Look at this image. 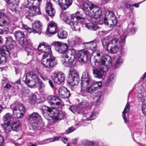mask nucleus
Here are the masks:
<instances>
[{
    "instance_id": "obj_57",
    "label": "nucleus",
    "mask_w": 146,
    "mask_h": 146,
    "mask_svg": "<svg viewBox=\"0 0 146 146\" xmlns=\"http://www.w3.org/2000/svg\"><path fill=\"white\" fill-rule=\"evenodd\" d=\"M3 144V138L2 136L0 135V146H2Z\"/></svg>"
},
{
    "instance_id": "obj_14",
    "label": "nucleus",
    "mask_w": 146,
    "mask_h": 146,
    "mask_svg": "<svg viewBox=\"0 0 146 146\" xmlns=\"http://www.w3.org/2000/svg\"><path fill=\"white\" fill-rule=\"evenodd\" d=\"M5 46H3V49L0 52V64H5L6 62V58L10 56V52L7 50Z\"/></svg>"
},
{
    "instance_id": "obj_41",
    "label": "nucleus",
    "mask_w": 146,
    "mask_h": 146,
    "mask_svg": "<svg viewBox=\"0 0 146 146\" xmlns=\"http://www.w3.org/2000/svg\"><path fill=\"white\" fill-rule=\"evenodd\" d=\"M11 124L5 123L1 124V126L3 127L6 133H9L12 130V126L10 125Z\"/></svg>"
},
{
    "instance_id": "obj_40",
    "label": "nucleus",
    "mask_w": 146,
    "mask_h": 146,
    "mask_svg": "<svg viewBox=\"0 0 146 146\" xmlns=\"http://www.w3.org/2000/svg\"><path fill=\"white\" fill-rule=\"evenodd\" d=\"M25 109L23 105L21 104H16L13 108V111L21 110L22 111H25Z\"/></svg>"
},
{
    "instance_id": "obj_30",
    "label": "nucleus",
    "mask_w": 146,
    "mask_h": 146,
    "mask_svg": "<svg viewBox=\"0 0 146 146\" xmlns=\"http://www.w3.org/2000/svg\"><path fill=\"white\" fill-rule=\"evenodd\" d=\"M97 40L95 39L91 42H84L83 44H88V46L90 47L91 50L93 51H95L97 48Z\"/></svg>"
},
{
    "instance_id": "obj_55",
    "label": "nucleus",
    "mask_w": 146,
    "mask_h": 146,
    "mask_svg": "<svg viewBox=\"0 0 146 146\" xmlns=\"http://www.w3.org/2000/svg\"><path fill=\"white\" fill-rule=\"evenodd\" d=\"M23 27L25 29L27 30L28 32L29 33L30 31H32V29L29 28L27 25L23 24Z\"/></svg>"
},
{
    "instance_id": "obj_31",
    "label": "nucleus",
    "mask_w": 146,
    "mask_h": 146,
    "mask_svg": "<svg viewBox=\"0 0 146 146\" xmlns=\"http://www.w3.org/2000/svg\"><path fill=\"white\" fill-rule=\"evenodd\" d=\"M79 105L80 107L82 108V110L83 108H90L92 106L90 102L88 101V99L83 100L81 103Z\"/></svg>"
},
{
    "instance_id": "obj_45",
    "label": "nucleus",
    "mask_w": 146,
    "mask_h": 146,
    "mask_svg": "<svg viewBox=\"0 0 146 146\" xmlns=\"http://www.w3.org/2000/svg\"><path fill=\"white\" fill-rule=\"evenodd\" d=\"M5 1L8 4L12 7L15 5L18 6L20 0H5Z\"/></svg>"
},
{
    "instance_id": "obj_10",
    "label": "nucleus",
    "mask_w": 146,
    "mask_h": 146,
    "mask_svg": "<svg viewBox=\"0 0 146 146\" xmlns=\"http://www.w3.org/2000/svg\"><path fill=\"white\" fill-rule=\"evenodd\" d=\"M51 47L50 45L46 42H43L39 44L37 49L39 51L44 53L43 55L44 56H53L52 54Z\"/></svg>"
},
{
    "instance_id": "obj_43",
    "label": "nucleus",
    "mask_w": 146,
    "mask_h": 146,
    "mask_svg": "<svg viewBox=\"0 0 146 146\" xmlns=\"http://www.w3.org/2000/svg\"><path fill=\"white\" fill-rule=\"evenodd\" d=\"M78 76V73L75 70L71 69L68 74V78H74Z\"/></svg>"
},
{
    "instance_id": "obj_12",
    "label": "nucleus",
    "mask_w": 146,
    "mask_h": 146,
    "mask_svg": "<svg viewBox=\"0 0 146 146\" xmlns=\"http://www.w3.org/2000/svg\"><path fill=\"white\" fill-rule=\"evenodd\" d=\"M32 31H30L29 33H38L39 34H40L42 27V24L41 22L38 20L36 21L32 24Z\"/></svg>"
},
{
    "instance_id": "obj_46",
    "label": "nucleus",
    "mask_w": 146,
    "mask_h": 146,
    "mask_svg": "<svg viewBox=\"0 0 146 146\" xmlns=\"http://www.w3.org/2000/svg\"><path fill=\"white\" fill-rule=\"evenodd\" d=\"M102 85V84L100 82H93L90 86L93 89L94 91L101 87Z\"/></svg>"
},
{
    "instance_id": "obj_29",
    "label": "nucleus",
    "mask_w": 146,
    "mask_h": 146,
    "mask_svg": "<svg viewBox=\"0 0 146 146\" xmlns=\"http://www.w3.org/2000/svg\"><path fill=\"white\" fill-rule=\"evenodd\" d=\"M29 122H34L41 120V116L36 112H34L29 115Z\"/></svg>"
},
{
    "instance_id": "obj_63",
    "label": "nucleus",
    "mask_w": 146,
    "mask_h": 146,
    "mask_svg": "<svg viewBox=\"0 0 146 146\" xmlns=\"http://www.w3.org/2000/svg\"><path fill=\"white\" fill-rule=\"evenodd\" d=\"M38 144L40 145H42L45 144L44 140L38 141Z\"/></svg>"
},
{
    "instance_id": "obj_32",
    "label": "nucleus",
    "mask_w": 146,
    "mask_h": 146,
    "mask_svg": "<svg viewBox=\"0 0 146 146\" xmlns=\"http://www.w3.org/2000/svg\"><path fill=\"white\" fill-rule=\"evenodd\" d=\"M70 110L73 113L75 114L80 113L81 112L82 108L79 106V104L77 106H72L69 108Z\"/></svg>"
},
{
    "instance_id": "obj_51",
    "label": "nucleus",
    "mask_w": 146,
    "mask_h": 146,
    "mask_svg": "<svg viewBox=\"0 0 146 146\" xmlns=\"http://www.w3.org/2000/svg\"><path fill=\"white\" fill-rule=\"evenodd\" d=\"M142 112L143 114L146 116V104L143 102L141 107Z\"/></svg>"
},
{
    "instance_id": "obj_23",
    "label": "nucleus",
    "mask_w": 146,
    "mask_h": 146,
    "mask_svg": "<svg viewBox=\"0 0 146 146\" xmlns=\"http://www.w3.org/2000/svg\"><path fill=\"white\" fill-rule=\"evenodd\" d=\"M58 4L61 8L66 10L72 4V0H58Z\"/></svg>"
},
{
    "instance_id": "obj_53",
    "label": "nucleus",
    "mask_w": 146,
    "mask_h": 146,
    "mask_svg": "<svg viewBox=\"0 0 146 146\" xmlns=\"http://www.w3.org/2000/svg\"><path fill=\"white\" fill-rule=\"evenodd\" d=\"M30 43H31V42ZM30 43L29 44V45H30ZM28 46V45H27V47L26 48H24V49L26 48V50L27 52V55H32L33 54V50L31 49H30V48H27Z\"/></svg>"
},
{
    "instance_id": "obj_56",
    "label": "nucleus",
    "mask_w": 146,
    "mask_h": 146,
    "mask_svg": "<svg viewBox=\"0 0 146 146\" xmlns=\"http://www.w3.org/2000/svg\"><path fill=\"white\" fill-rule=\"evenodd\" d=\"M86 91L89 93H92L94 91V90H93V89L92 88V87L90 86L89 87H88L86 89Z\"/></svg>"
},
{
    "instance_id": "obj_47",
    "label": "nucleus",
    "mask_w": 146,
    "mask_h": 146,
    "mask_svg": "<svg viewBox=\"0 0 146 146\" xmlns=\"http://www.w3.org/2000/svg\"><path fill=\"white\" fill-rule=\"evenodd\" d=\"M60 137H55L52 138H50L44 140L45 144H46L52 142H54L56 141H58L59 140Z\"/></svg>"
},
{
    "instance_id": "obj_21",
    "label": "nucleus",
    "mask_w": 146,
    "mask_h": 146,
    "mask_svg": "<svg viewBox=\"0 0 146 146\" xmlns=\"http://www.w3.org/2000/svg\"><path fill=\"white\" fill-rule=\"evenodd\" d=\"M25 6L26 7L29 8L28 12L30 16H34L41 14L39 8L35 6L26 7V5Z\"/></svg>"
},
{
    "instance_id": "obj_52",
    "label": "nucleus",
    "mask_w": 146,
    "mask_h": 146,
    "mask_svg": "<svg viewBox=\"0 0 146 146\" xmlns=\"http://www.w3.org/2000/svg\"><path fill=\"white\" fill-rule=\"evenodd\" d=\"M76 127H74L73 126L69 128L68 129L66 130V133L68 134L73 131L74 130L76 129Z\"/></svg>"
},
{
    "instance_id": "obj_54",
    "label": "nucleus",
    "mask_w": 146,
    "mask_h": 146,
    "mask_svg": "<svg viewBox=\"0 0 146 146\" xmlns=\"http://www.w3.org/2000/svg\"><path fill=\"white\" fill-rule=\"evenodd\" d=\"M9 31V29L8 27H5L2 30V32L3 34H8Z\"/></svg>"
},
{
    "instance_id": "obj_5",
    "label": "nucleus",
    "mask_w": 146,
    "mask_h": 146,
    "mask_svg": "<svg viewBox=\"0 0 146 146\" xmlns=\"http://www.w3.org/2000/svg\"><path fill=\"white\" fill-rule=\"evenodd\" d=\"M42 109L44 110L43 115H45L46 113L48 114L52 117L54 122L60 121L64 119L65 115V113L62 111H59L58 112H54L52 114V112L53 111L51 109L47 106H44L43 108Z\"/></svg>"
},
{
    "instance_id": "obj_24",
    "label": "nucleus",
    "mask_w": 146,
    "mask_h": 146,
    "mask_svg": "<svg viewBox=\"0 0 146 146\" xmlns=\"http://www.w3.org/2000/svg\"><path fill=\"white\" fill-rule=\"evenodd\" d=\"M39 121H34V122L30 123L31 124L33 129L35 131L40 130V132L44 131V129L43 127V125L39 122Z\"/></svg>"
},
{
    "instance_id": "obj_19",
    "label": "nucleus",
    "mask_w": 146,
    "mask_h": 146,
    "mask_svg": "<svg viewBox=\"0 0 146 146\" xmlns=\"http://www.w3.org/2000/svg\"><path fill=\"white\" fill-rule=\"evenodd\" d=\"M6 39L5 43L6 46H5L7 50L11 54L10 51V50L13 49L14 48V46L15 44V41L13 39L12 37L10 36L6 38Z\"/></svg>"
},
{
    "instance_id": "obj_39",
    "label": "nucleus",
    "mask_w": 146,
    "mask_h": 146,
    "mask_svg": "<svg viewBox=\"0 0 146 146\" xmlns=\"http://www.w3.org/2000/svg\"><path fill=\"white\" fill-rule=\"evenodd\" d=\"M38 99L36 95L32 94L30 95L29 98V102L31 104H34L38 103Z\"/></svg>"
},
{
    "instance_id": "obj_6",
    "label": "nucleus",
    "mask_w": 146,
    "mask_h": 146,
    "mask_svg": "<svg viewBox=\"0 0 146 146\" xmlns=\"http://www.w3.org/2000/svg\"><path fill=\"white\" fill-rule=\"evenodd\" d=\"M117 23L116 17L114 14L111 11H107L104 19V23L106 25L111 27H113L116 25Z\"/></svg>"
},
{
    "instance_id": "obj_44",
    "label": "nucleus",
    "mask_w": 146,
    "mask_h": 146,
    "mask_svg": "<svg viewBox=\"0 0 146 146\" xmlns=\"http://www.w3.org/2000/svg\"><path fill=\"white\" fill-rule=\"evenodd\" d=\"M24 112L25 111L18 110L14 111L13 112V114L15 117L19 118L23 116Z\"/></svg>"
},
{
    "instance_id": "obj_42",
    "label": "nucleus",
    "mask_w": 146,
    "mask_h": 146,
    "mask_svg": "<svg viewBox=\"0 0 146 146\" xmlns=\"http://www.w3.org/2000/svg\"><path fill=\"white\" fill-rule=\"evenodd\" d=\"M13 126L12 127L13 130L15 131L19 130L21 128L20 123L18 121L13 122Z\"/></svg>"
},
{
    "instance_id": "obj_58",
    "label": "nucleus",
    "mask_w": 146,
    "mask_h": 146,
    "mask_svg": "<svg viewBox=\"0 0 146 146\" xmlns=\"http://www.w3.org/2000/svg\"><path fill=\"white\" fill-rule=\"evenodd\" d=\"M12 85L9 83H7L6 85L4 86V88H7L8 89H9L11 87Z\"/></svg>"
},
{
    "instance_id": "obj_37",
    "label": "nucleus",
    "mask_w": 146,
    "mask_h": 146,
    "mask_svg": "<svg viewBox=\"0 0 146 146\" xmlns=\"http://www.w3.org/2000/svg\"><path fill=\"white\" fill-rule=\"evenodd\" d=\"M104 93L103 92L99 91L97 92L96 95V102L98 104H100L103 100Z\"/></svg>"
},
{
    "instance_id": "obj_26",
    "label": "nucleus",
    "mask_w": 146,
    "mask_h": 146,
    "mask_svg": "<svg viewBox=\"0 0 146 146\" xmlns=\"http://www.w3.org/2000/svg\"><path fill=\"white\" fill-rule=\"evenodd\" d=\"M121 48L120 49H121ZM121 50L120 53L119 54V57L118 58L115 62L114 65L113 66V69H115L118 68L119 66L123 62V59L121 58V57L123 56L124 54V52L122 50Z\"/></svg>"
},
{
    "instance_id": "obj_62",
    "label": "nucleus",
    "mask_w": 146,
    "mask_h": 146,
    "mask_svg": "<svg viewBox=\"0 0 146 146\" xmlns=\"http://www.w3.org/2000/svg\"><path fill=\"white\" fill-rule=\"evenodd\" d=\"M78 139L77 138H74V139H73L72 140V142L74 144H76L77 143Z\"/></svg>"
},
{
    "instance_id": "obj_2",
    "label": "nucleus",
    "mask_w": 146,
    "mask_h": 146,
    "mask_svg": "<svg viewBox=\"0 0 146 146\" xmlns=\"http://www.w3.org/2000/svg\"><path fill=\"white\" fill-rule=\"evenodd\" d=\"M93 64L97 68L94 69L93 73L94 76L99 79L104 78L109 66H112L111 59L110 56H102L101 53H98L93 59Z\"/></svg>"
},
{
    "instance_id": "obj_34",
    "label": "nucleus",
    "mask_w": 146,
    "mask_h": 146,
    "mask_svg": "<svg viewBox=\"0 0 146 146\" xmlns=\"http://www.w3.org/2000/svg\"><path fill=\"white\" fill-rule=\"evenodd\" d=\"M99 112L94 111L86 114V116L88 120H92L95 119L97 116Z\"/></svg>"
},
{
    "instance_id": "obj_64",
    "label": "nucleus",
    "mask_w": 146,
    "mask_h": 146,
    "mask_svg": "<svg viewBox=\"0 0 146 146\" xmlns=\"http://www.w3.org/2000/svg\"><path fill=\"white\" fill-rule=\"evenodd\" d=\"M136 29L134 28H132L131 30V31L132 33H134L136 31Z\"/></svg>"
},
{
    "instance_id": "obj_4",
    "label": "nucleus",
    "mask_w": 146,
    "mask_h": 146,
    "mask_svg": "<svg viewBox=\"0 0 146 146\" xmlns=\"http://www.w3.org/2000/svg\"><path fill=\"white\" fill-rule=\"evenodd\" d=\"M40 73L38 71H30L26 76L25 83L30 88H35L40 79Z\"/></svg>"
},
{
    "instance_id": "obj_28",
    "label": "nucleus",
    "mask_w": 146,
    "mask_h": 146,
    "mask_svg": "<svg viewBox=\"0 0 146 146\" xmlns=\"http://www.w3.org/2000/svg\"><path fill=\"white\" fill-rule=\"evenodd\" d=\"M5 123L12 124L14 120V118L11 114L7 113L4 116L3 118Z\"/></svg>"
},
{
    "instance_id": "obj_20",
    "label": "nucleus",
    "mask_w": 146,
    "mask_h": 146,
    "mask_svg": "<svg viewBox=\"0 0 146 146\" xmlns=\"http://www.w3.org/2000/svg\"><path fill=\"white\" fill-rule=\"evenodd\" d=\"M10 23L9 18L5 15L4 13H0V26L9 25Z\"/></svg>"
},
{
    "instance_id": "obj_18",
    "label": "nucleus",
    "mask_w": 146,
    "mask_h": 146,
    "mask_svg": "<svg viewBox=\"0 0 146 146\" xmlns=\"http://www.w3.org/2000/svg\"><path fill=\"white\" fill-rule=\"evenodd\" d=\"M58 93L60 97L64 99L68 98L71 94L70 91L64 87H62L59 88Z\"/></svg>"
},
{
    "instance_id": "obj_13",
    "label": "nucleus",
    "mask_w": 146,
    "mask_h": 146,
    "mask_svg": "<svg viewBox=\"0 0 146 146\" xmlns=\"http://www.w3.org/2000/svg\"><path fill=\"white\" fill-rule=\"evenodd\" d=\"M89 54V52L86 50H82L79 51L78 54L79 61L83 63L87 62Z\"/></svg>"
},
{
    "instance_id": "obj_22",
    "label": "nucleus",
    "mask_w": 146,
    "mask_h": 146,
    "mask_svg": "<svg viewBox=\"0 0 146 146\" xmlns=\"http://www.w3.org/2000/svg\"><path fill=\"white\" fill-rule=\"evenodd\" d=\"M47 13L51 17H53L55 13V11L52 7V5L50 2H47L45 7Z\"/></svg>"
},
{
    "instance_id": "obj_16",
    "label": "nucleus",
    "mask_w": 146,
    "mask_h": 146,
    "mask_svg": "<svg viewBox=\"0 0 146 146\" xmlns=\"http://www.w3.org/2000/svg\"><path fill=\"white\" fill-rule=\"evenodd\" d=\"M69 56L68 54L65 57H61V60L62 64L65 66L70 67L73 65L74 62V56H73L72 58V57H70L68 59Z\"/></svg>"
},
{
    "instance_id": "obj_38",
    "label": "nucleus",
    "mask_w": 146,
    "mask_h": 146,
    "mask_svg": "<svg viewBox=\"0 0 146 146\" xmlns=\"http://www.w3.org/2000/svg\"><path fill=\"white\" fill-rule=\"evenodd\" d=\"M67 32L62 29H59L58 32V36L59 38H66L67 37Z\"/></svg>"
},
{
    "instance_id": "obj_49",
    "label": "nucleus",
    "mask_w": 146,
    "mask_h": 146,
    "mask_svg": "<svg viewBox=\"0 0 146 146\" xmlns=\"http://www.w3.org/2000/svg\"><path fill=\"white\" fill-rule=\"evenodd\" d=\"M101 41L104 47H106L107 49L109 43L108 40L104 38L102 39Z\"/></svg>"
},
{
    "instance_id": "obj_59",
    "label": "nucleus",
    "mask_w": 146,
    "mask_h": 146,
    "mask_svg": "<svg viewBox=\"0 0 146 146\" xmlns=\"http://www.w3.org/2000/svg\"><path fill=\"white\" fill-rule=\"evenodd\" d=\"M61 141L64 143L66 144L67 141L68 139L66 138L62 137L61 139Z\"/></svg>"
},
{
    "instance_id": "obj_3",
    "label": "nucleus",
    "mask_w": 146,
    "mask_h": 146,
    "mask_svg": "<svg viewBox=\"0 0 146 146\" xmlns=\"http://www.w3.org/2000/svg\"><path fill=\"white\" fill-rule=\"evenodd\" d=\"M126 37L124 35L121 36L119 40L117 38H114L111 40L109 43L107 49L108 52L115 54L118 52L124 45Z\"/></svg>"
},
{
    "instance_id": "obj_33",
    "label": "nucleus",
    "mask_w": 146,
    "mask_h": 146,
    "mask_svg": "<svg viewBox=\"0 0 146 146\" xmlns=\"http://www.w3.org/2000/svg\"><path fill=\"white\" fill-rule=\"evenodd\" d=\"M81 42V39L78 37L73 38L71 39L68 42V43L70 46H73L77 45Z\"/></svg>"
},
{
    "instance_id": "obj_11",
    "label": "nucleus",
    "mask_w": 146,
    "mask_h": 146,
    "mask_svg": "<svg viewBox=\"0 0 146 146\" xmlns=\"http://www.w3.org/2000/svg\"><path fill=\"white\" fill-rule=\"evenodd\" d=\"M81 79V90L83 91L87 87L91 81V79L88 72L87 71L83 73Z\"/></svg>"
},
{
    "instance_id": "obj_8",
    "label": "nucleus",
    "mask_w": 146,
    "mask_h": 146,
    "mask_svg": "<svg viewBox=\"0 0 146 146\" xmlns=\"http://www.w3.org/2000/svg\"><path fill=\"white\" fill-rule=\"evenodd\" d=\"M41 60L42 64L45 68H50L57 64L55 57L53 56H43Z\"/></svg>"
},
{
    "instance_id": "obj_50",
    "label": "nucleus",
    "mask_w": 146,
    "mask_h": 146,
    "mask_svg": "<svg viewBox=\"0 0 146 146\" xmlns=\"http://www.w3.org/2000/svg\"><path fill=\"white\" fill-rule=\"evenodd\" d=\"M82 143L84 145L88 146L93 145L94 143L93 142H90L87 140H84L82 141Z\"/></svg>"
},
{
    "instance_id": "obj_48",
    "label": "nucleus",
    "mask_w": 146,
    "mask_h": 146,
    "mask_svg": "<svg viewBox=\"0 0 146 146\" xmlns=\"http://www.w3.org/2000/svg\"><path fill=\"white\" fill-rule=\"evenodd\" d=\"M116 79V76L114 74H112L109 76L107 80L108 83H112L114 82Z\"/></svg>"
},
{
    "instance_id": "obj_17",
    "label": "nucleus",
    "mask_w": 146,
    "mask_h": 146,
    "mask_svg": "<svg viewBox=\"0 0 146 146\" xmlns=\"http://www.w3.org/2000/svg\"><path fill=\"white\" fill-rule=\"evenodd\" d=\"M47 101L52 106H53L55 105L58 106L61 102L60 100L58 97L52 95L48 96Z\"/></svg>"
},
{
    "instance_id": "obj_9",
    "label": "nucleus",
    "mask_w": 146,
    "mask_h": 146,
    "mask_svg": "<svg viewBox=\"0 0 146 146\" xmlns=\"http://www.w3.org/2000/svg\"><path fill=\"white\" fill-rule=\"evenodd\" d=\"M15 36L19 44L24 48H26L28 44H29L30 41L29 40L25 41V34L22 31H15Z\"/></svg>"
},
{
    "instance_id": "obj_60",
    "label": "nucleus",
    "mask_w": 146,
    "mask_h": 146,
    "mask_svg": "<svg viewBox=\"0 0 146 146\" xmlns=\"http://www.w3.org/2000/svg\"><path fill=\"white\" fill-rule=\"evenodd\" d=\"M48 82L51 87L53 88H54V86L52 81L50 80H48Z\"/></svg>"
},
{
    "instance_id": "obj_25",
    "label": "nucleus",
    "mask_w": 146,
    "mask_h": 146,
    "mask_svg": "<svg viewBox=\"0 0 146 146\" xmlns=\"http://www.w3.org/2000/svg\"><path fill=\"white\" fill-rule=\"evenodd\" d=\"M57 29V26L56 23L52 22L49 24L47 30L49 33L53 35L56 33Z\"/></svg>"
},
{
    "instance_id": "obj_27",
    "label": "nucleus",
    "mask_w": 146,
    "mask_h": 146,
    "mask_svg": "<svg viewBox=\"0 0 146 146\" xmlns=\"http://www.w3.org/2000/svg\"><path fill=\"white\" fill-rule=\"evenodd\" d=\"M41 0H28L26 3V7L35 6L38 7L41 2Z\"/></svg>"
},
{
    "instance_id": "obj_1",
    "label": "nucleus",
    "mask_w": 146,
    "mask_h": 146,
    "mask_svg": "<svg viewBox=\"0 0 146 146\" xmlns=\"http://www.w3.org/2000/svg\"><path fill=\"white\" fill-rule=\"evenodd\" d=\"M82 8L86 15L85 17V14L79 12L76 13L74 15L68 16L66 14L63 13L60 15V17L63 21L72 27L73 30L75 31L79 29L80 27L78 22L80 20L82 21V25L88 29L96 31L98 27L93 23H98L100 21V17L102 15L100 8L90 2L83 3Z\"/></svg>"
},
{
    "instance_id": "obj_35",
    "label": "nucleus",
    "mask_w": 146,
    "mask_h": 146,
    "mask_svg": "<svg viewBox=\"0 0 146 146\" xmlns=\"http://www.w3.org/2000/svg\"><path fill=\"white\" fill-rule=\"evenodd\" d=\"M130 108V107L129 104V103H127V104L123 111L122 112V116L125 122H128V120L126 119L125 118V114L126 113H128L129 111Z\"/></svg>"
},
{
    "instance_id": "obj_7",
    "label": "nucleus",
    "mask_w": 146,
    "mask_h": 146,
    "mask_svg": "<svg viewBox=\"0 0 146 146\" xmlns=\"http://www.w3.org/2000/svg\"><path fill=\"white\" fill-rule=\"evenodd\" d=\"M52 45L54 46L57 52L63 54L61 57L66 56L68 55L67 52L70 51L67 50L68 46L66 43L59 41H55L52 44Z\"/></svg>"
},
{
    "instance_id": "obj_61",
    "label": "nucleus",
    "mask_w": 146,
    "mask_h": 146,
    "mask_svg": "<svg viewBox=\"0 0 146 146\" xmlns=\"http://www.w3.org/2000/svg\"><path fill=\"white\" fill-rule=\"evenodd\" d=\"M40 77L44 80L46 81L48 80H48H50L48 78V76H40Z\"/></svg>"
},
{
    "instance_id": "obj_36",
    "label": "nucleus",
    "mask_w": 146,
    "mask_h": 146,
    "mask_svg": "<svg viewBox=\"0 0 146 146\" xmlns=\"http://www.w3.org/2000/svg\"><path fill=\"white\" fill-rule=\"evenodd\" d=\"M68 81L72 86H74L77 85L79 83L80 80L79 76L74 78H70L68 79Z\"/></svg>"
},
{
    "instance_id": "obj_15",
    "label": "nucleus",
    "mask_w": 146,
    "mask_h": 146,
    "mask_svg": "<svg viewBox=\"0 0 146 146\" xmlns=\"http://www.w3.org/2000/svg\"><path fill=\"white\" fill-rule=\"evenodd\" d=\"M51 77L54 81L58 84L63 82L64 80L65 76L64 75L61 73L57 74L56 73H54L52 74Z\"/></svg>"
}]
</instances>
